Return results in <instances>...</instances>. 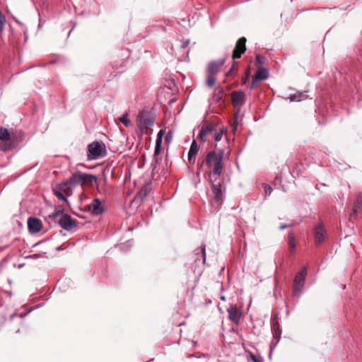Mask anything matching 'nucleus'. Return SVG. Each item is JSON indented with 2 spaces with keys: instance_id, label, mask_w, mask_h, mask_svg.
Segmentation results:
<instances>
[{
  "instance_id": "obj_1",
  "label": "nucleus",
  "mask_w": 362,
  "mask_h": 362,
  "mask_svg": "<svg viewBox=\"0 0 362 362\" xmlns=\"http://www.w3.org/2000/svg\"><path fill=\"white\" fill-rule=\"evenodd\" d=\"M223 152H216L210 151L206 156L205 164L207 168L210 169L209 172H206L205 175H208V178L218 177L223 173Z\"/></svg>"
},
{
  "instance_id": "obj_2",
  "label": "nucleus",
  "mask_w": 362,
  "mask_h": 362,
  "mask_svg": "<svg viewBox=\"0 0 362 362\" xmlns=\"http://www.w3.org/2000/svg\"><path fill=\"white\" fill-rule=\"evenodd\" d=\"M217 177L208 178L211 189V208L214 212H217L221 207L224 199L226 189L220 182H216Z\"/></svg>"
},
{
  "instance_id": "obj_3",
  "label": "nucleus",
  "mask_w": 362,
  "mask_h": 362,
  "mask_svg": "<svg viewBox=\"0 0 362 362\" xmlns=\"http://www.w3.org/2000/svg\"><path fill=\"white\" fill-rule=\"evenodd\" d=\"M106 155L105 145L100 141H95L88 145L87 157L88 160H97Z\"/></svg>"
},
{
  "instance_id": "obj_4",
  "label": "nucleus",
  "mask_w": 362,
  "mask_h": 362,
  "mask_svg": "<svg viewBox=\"0 0 362 362\" xmlns=\"http://www.w3.org/2000/svg\"><path fill=\"white\" fill-rule=\"evenodd\" d=\"M155 119L148 112H140L136 118L137 127L139 130V136L141 139L145 134V130L154 124Z\"/></svg>"
},
{
  "instance_id": "obj_5",
  "label": "nucleus",
  "mask_w": 362,
  "mask_h": 362,
  "mask_svg": "<svg viewBox=\"0 0 362 362\" xmlns=\"http://www.w3.org/2000/svg\"><path fill=\"white\" fill-rule=\"evenodd\" d=\"M307 276V268L303 267L298 272L293 280V296L299 298L303 293V289L305 284V278Z\"/></svg>"
},
{
  "instance_id": "obj_6",
  "label": "nucleus",
  "mask_w": 362,
  "mask_h": 362,
  "mask_svg": "<svg viewBox=\"0 0 362 362\" xmlns=\"http://www.w3.org/2000/svg\"><path fill=\"white\" fill-rule=\"evenodd\" d=\"M246 38L245 37H242L238 39V40L236 42L235 47L233 50V65L231 68L228 70V71L226 73V76H228L234 70L235 66V59H239L241 57L242 54L245 53L246 51Z\"/></svg>"
},
{
  "instance_id": "obj_7",
  "label": "nucleus",
  "mask_w": 362,
  "mask_h": 362,
  "mask_svg": "<svg viewBox=\"0 0 362 362\" xmlns=\"http://www.w3.org/2000/svg\"><path fill=\"white\" fill-rule=\"evenodd\" d=\"M231 102L235 108H238V112L246 102V95L242 90H234L231 93Z\"/></svg>"
},
{
  "instance_id": "obj_8",
  "label": "nucleus",
  "mask_w": 362,
  "mask_h": 362,
  "mask_svg": "<svg viewBox=\"0 0 362 362\" xmlns=\"http://www.w3.org/2000/svg\"><path fill=\"white\" fill-rule=\"evenodd\" d=\"M315 244L319 246L326 240V230L322 222L317 223L314 228Z\"/></svg>"
},
{
  "instance_id": "obj_9",
  "label": "nucleus",
  "mask_w": 362,
  "mask_h": 362,
  "mask_svg": "<svg viewBox=\"0 0 362 362\" xmlns=\"http://www.w3.org/2000/svg\"><path fill=\"white\" fill-rule=\"evenodd\" d=\"M59 226L66 230H70L76 226V221L67 214H62L58 220Z\"/></svg>"
},
{
  "instance_id": "obj_10",
  "label": "nucleus",
  "mask_w": 362,
  "mask_h": 362,
  "mask_svg": "<svg viewBox=\"0 0 362 362\" xmlns=\"http://www.w3.org/2000/svg\"><path fill=\"white\" fill-rule=\"evenodd\" d=\"M224 88L222 86H218L215 88V90L211 95V98L213 99L214 103L217 104L220 107H224Z\"/></svg>"
},
{
  "instance_id": "obj_11",
  "label": "nucleus",
  "mask_w": 362,
  "mask_h": 362,
  "mask_svg": "<svg viewBox=\"0 0 362 362\" xmlns=\"http://www.w3.org/2000/svg\"><path fill=\"white\" fill-rule=\"evenodd\" d=\"M226 59H220L216 61H211L208 64V74L216 75L219 72L221 68L224 65Z\"/></svg>"
},
{
  "instance_id": "obj_12",
  "label": "nucleus",
  "mask_w": 362,
  "mask_h": 362,
  "mask_svg": "<svg viewBox=\"0 0 362 362\" xmlns=\"http://www.w3.org/2000/svg\"><path fill=\"white\" fill-rule=\"evenodd\" d=\"M229 319L236 325H238L242 316L241 312L236 305H231L228 309Z\"/></svg>"
},
{
  "instance_id": "obj_13",
  "label": "nucleus",
  "mask_w": 362,
  "mask_h": 362,
  "mask_svg": "<svg viewBox=\"0 0 362 362\" xmlns=\"http://www.w3.org/2000/svg\"><path fill=\"white\" fill-rule=\"evenodd\" d=\"M151 191V182L146 183L142 187L139 189L137 194L135 197V201H140V203L144 202L146 197L148 195L150 192Z\"/></svg>"
},
{
  "instance_id": "obj_14",
  "label": "nucleus",
  "mask_w": 362,
  "mask_h": 362,
  "mask_svg": "<svg viewBox=\"0 0 362 362\" xmlns=\"http://www.w3.org/2000/svg\"><path fill=\"white\" fill-rule=\"evenodd\" d=\"M28 227L30 233H38L42 229L41 221L35 217H30L28 220Z\"/></svg>"
},
{
  "instance_id": "obj_15",
  "label": "nucleus",
  "mask_w": 362,
  "mask_h": 362,
  "mask_svg": "<svg viewBox=\"0 0 362 362\" xmlns=\"http://www.w3.org/2000/svg\"><path fill=\"white\" fill-rule=\"evenodd\" d=\"M87 208L88 211L95 216L100 215L104 211V208L98 199H94L93 202L87 206Z\"/></svg>"
},
{
  "instance_id": "obj_16",
  "label": "nucleus",
  "mask_w": 362,
  "mask_h": 362,
  "mask_svg": "<svg viewBox=\"0 0 362 362\" xmlns=\"http://www.w3.org/2000/svg\"><path fill=\"white\" fill-rule=\"evenodd\" d=\"M272 334H273V337L274 339H276V341L274 345V347H275L276 346V344H278V342L279 341V340L281 339V326L277 320H272Z\"/></svg>"
},
{
  "instance_id": "obj_17",
  "label": "nucleus",
  "mask_w": 362,
  "mask_h": 362,
  "mask_svg": "<svg viewBox=\"0 0 362 362\" xmlns=\"http://www.w3.org/2000/svg\"><path fill=\"white\" fill-rule=\"evenodd\" d=\"M57 187L67 196L71 194L72 189L74 188L69 180L59 184Z\"/></svg>"
},
{
  "instance_id": "obj_18",
  "label": "nucleus",
  "mask_w": 362,
  "mask_h": 362,
  "mask_svg": "<svg viewBox=\"0 0 362 362\" xmlns=\"http://www.w3.org/2000/svg\"><path fill=\"white\" fill-rule=\"evenodd\" d=\"M81 185H92L93 182H96L97 177L93 175L86 174L81 173Z\"/></svg>"
},
{
  "instance_id": "obj_19",
  "label": "nucleus",
  "mask_w": 362,
  "mask_h": 362,
  "mask_svg": "<svg viewBox=\"0 0 362 362\" xmlns=\"http://www.w3.org/2000/svg\"><path fill=\"white\" fill-rule=\"evenodd\" d=\"M71 184L75 187L77 185H81V172L74 173L69 179Z\"/></svg>"
},
{
  "instance_id": "obj_20",
  "label": "nucleus",
  "mask_w": 362,
  "mask_h": 362,
  "mask_svg": "<svg viewBox=\"0 0 362 362\" xmlns=\"http://www.w3.org/2000/svg\"><path fill=\"white\" fill-rule=\"evenodd\" d=\"M255 76L260 81L266 80L269 77V70L266 68H262L257 70Z\"/></svg>"
},
{
  "instance_id": "obj_21",
  "label": "nucleus",
  "mask_w": 362,
  "mask_h": 362,
  "mask_svg": "<svg viewBox=\"0 0 362 362\" xmlns=\"http://www.w3.org/2000/svg\"><path fill=\"white\" fill-rule=\"evenodd\" d=\"M214 127L211 126V125H208V126H206V127H203L202 128V129L200 130L199 133V135H198V137L204 141V138L209 134H210L211 132H212L214 131Z\"/></svg>"
},
{
  "instance_id": "obj_22",
  "label": "nucleus",
  "mask_w": 362,
  "mask_h": 362,
  "mask_svg": "<svg viewBox=\"0 0 362 362\" xmlns=\"http://www.w3.org/2000/svg\"><path fill=\"white\" fill-rule=\"evenodd\" d=\"M288 244L291 252L295 250L296 244V238L293 231H291L288 235Z\"/></svg>"
},
{
  "instance_id": "obj_23",
  "label": "nucleus",
  "mask_w": 362,
  "mask_h": 362,
  "mask_svg": "<svg viewBox=\"0 0 362 362\" xmlns=\"http://www.w3.org/2000/svg\"><path fill=\"white\" fill-rule=\"evenodd\" d=\"M198 152H199L198 144L195 140H193L190 145V148L188 151V154L189 155V156H196L197 154L198 153Z\"/></svg>"
},
{
  "instance_id": "obj_24",
  "label": "nucleus",
  "mask_w": 362,
  "mask_h": 362,
  "mask_svg": "<svg viewBox=\"0 0 362 362\" xmlns=\"http://www.w3.org/2000/svg\"><path fill=\"white\" fill-rule=\"evenodd\" d=\"M132 246V240H129L123 243L115 245V247L118 248L121 251H127Z\"/></svg>"
},
{
  "instance_id": "obj_25",
  "label": "nucleus",
  "mask_w": 362,
  "mask_h": 362,
  "mask_svg": "<svg viewBox=\"0 0 362 362\" xmlns=\"http://www.w3.org/2000/svg\"><path fill=\"white\" fill-rule=\"evenodd\" d=\"M10 139V134L8 129L5 128L0 129V140L3 141H7Z\"/></svg>"
},
{
  "instance_id": "obj_26",
  "label": "nucleus",
  "mask_w": 362,
  "mask_h": 362,
  "mask_svg": "<svg viewBox=\"0 0 362 362\" xmlns=\"http://www.w3.org/2000/svg\"><path fill=\"white\" fill-rule=\"evenodd\" d=\"M54 194L59 200L68 202V199L64 196V192L60 190L57 187L54 190Z\"/></svg>"
},
{
  "instance_id": "obj_27",
  "label": "nucleus",
  "mask_w": 362,
  "mask_h": 362,
  "mask_svg": "<svg viewBox=\"0 0 362 362\" xmlns=\"http://www.w3.org/2000/svg\"><path fill=\"white\" fill-rule=\"evenodd\" d=\"M216 81V76L214 74H208L206 84L209 87H212Z\"/></svg>"
},
{
  "instance_id": "obj_28",
  "label": "nucleus",
  "mask_w": 362,
  "mask_h": 362,
  "mask_svg": "<svg viewBox=\"0 0 362 362\" xmlns=\"http://www.w3.org/2000/svg\"><path fill=\"white\" fill-rule=\"evenodd\" d=\"M127 116L128 114L126 112L119 119V122H122L127 127H128L130 125V121L127 118Z\"/></svg>"
},
{
  "instance_id": "obj_29",
  "label": "nucleus",
  "mask_w": 362,
  "mask_h": 362,
  "mask_svg": "<svg viewBox=\"0 0 362 362\" xmlns=\"http://www.w3.org/2000/svg\"><path fill=\"white\" fill-rule=\"evenodd\" d=\"M6 23V18L0 11V32L3 33L4 30V25Z\"/></svg>"
},
{
  "instance_id": "obj_30",
  "label": "nucleus",
  "mask_w": 362,
  "mask_h": 362,
  "mask_svg": "<svg viewBox=\"0 0 362 362\" xmlns=\"http://www.w3.org/2000/svg\"><path fill=\"white\" fill-rule=\"evenodd\" d=\"M223 133H224L223 129H219L218 132H216L214 135V140L216 141H220L222 139Z\"/></svg>"
},
{
  "instance_id": "obj_31",
  "label": "nucleus",
  "mask_w": 362,
  "mask_h": 362,
  "mask_svg": "<svg viewBox=\"0 0 362 362\" xmlns=\"http://www.w3.org/2000/svg\"><path fill=\"white\" fill-rule=\"evenodd\" d=\"M361 205H362V197H361V194H358L354 201V207L359 209L361 206Z\"/></svg>"
},
{
  "instance_id": "obj_32",
  "label": "nucleus",
  "mask_w": 362,
  "mask_h": 362,
  "mask_svg": "<svg viewBox=\"0 0 362 362\" xmlns=\"http://www.w3.org/2000/svg\"><path fill=\"white\" fill-rule=\"evenodd\" d=\"M264 60H265V57L260 55V54H257L256 55V57H255V65H259V64H264Z\"/></svg>"
},
{
  "instance_id": "obj_33",
  "label": "nucleus",
  "mask_w": 362,
  "mask_h": 362,
  "mask_svg": "<svg viewBox=\"0 0 362 362\" xmlns=\"http://www.w3.org/2000/svg\"><path fill=\"white\" fill-rule=\"evenodd\" d=\"M62 211H55L54 212H53V213L50 214L49 215V217L51 219H52V220L55 221V220H56L59 216H60V217H61V216H62Z\"/></svg>"
},
{
  "instance_id": "obj_34",
  "label": "nucleus",
  "mask_w": 362,
  "mask_h": 362,
  "mask_svg": "<svg viewBox=\"0 0 362 362\" xmlns=\"http://www.w3.org/2000/svg\"><path fill=\"white\" fill-rule=\"evenodd\" d=\"M259 82H260V81L254 76L252 77V83H251V84L250 86V89L252 90L255 88H256L258 86Z\"/></svg>"
},
{
  "instance_id": "obj_35",
  "label": "nucleus",
  "mask_w": 362,
  "mask_h": 362,
  "mask_svg": "<svg viewBox=\"0 0 362 362\" xmlns=\"http://www.w3.org/2000/svg\"><path fill=\"white\" fill-rule=\"evenodd\" d=\"M288 99L291 102H294V101H297V102H299L300 101V97H298L297 96V94L295 93V94H291L289 96H288Z\"/></svg>"
},
{
  "instance_id": "obj_36",
  "label": "nucleus",
  "mask_w": 362,
  "mask_h": 362,
  "mask_svg": "<svg viewBox=\"0 0 362 362\" xmlns=\"http://www.w3.org/2000/svg\"><path fill=\"white\" fill-rule=\"evenodd\" d=\"M250 357L253 362H263V358L260 356H256L255 355L251 354Z\"/></svg>"
},
{
  "instance_id": "obj_37",
  "label": "nucleus",
  "mask_w": 362,
  "mask_h": 362,
  "mask_svg": "<svg viewBox=\"0 0 362 362\" xmlns=\"http://www.w3.org/2000/svg\"><path fill=\"white\" fill-rule=\"evenodd\" d=\"M203 165H204V163L203 162H202V163L198 162L197 163V177L200 176V174L202 173V169L203 168Z\"/></svg>"
},
{
  "instance_id": "obj_38",
  "label": "nucleus",
  "mask_w": 362,
  "mask_h": 362,
  "mask_svg": "<svg viewBox=\"0 0 362 362\" xmlns=\"http://www.w3.org/2000/svg\"><path fill=\"white\" fill-rule=\"evenodd\" d=\"M264 192L266 194H270L273 191V189L271 186L264 184Z\"/></svg>"
},
{
  "instance_id": "obj_39",
  "label": "nucleus",
  "mask_w": 362,
  "mask_h": 362,
  "mask_svg": "<svg viewBox=\"0 0 362 362\" xmlns=\"http://www.w3.org/2000/svg\"><path fill=\"white\" fill-rule=\"evenodd\" d=\"M295 225H296V223L294 222H292L290 224H282V225L280 226L279 229L280 230H284V229L291 228V227H292V226H293Z\"/></svg>"
},
{
  "instance_id": "obj_40",
  "label": "nucleus",
  "mask_w": 362,
  "mask_h": 362,
  "mask_svg": "<svg viewBox=\"0 0 362 362\" xmlns=\"http://www.w3.org/2000/svg\"><path fill=\"white\" fill-rule=\"evenodd\" d=\"M160 158H159V156H153V161L152 163V165H154L153 168H156V165L159 163L160 162Z\"/></svg>"
},
{
  "instance_id": "obj_41",
  "label": "nucleus",
  "mask_w": 362,
  "mask_h": 362,
  "mask_svg": "<svg viewBox=\"0 0 362 362\" xmlns=\"http://www.w3.org/2000/svg\"><path fill=\"white\" fill-rule=\"evenodd\" d=\"M162 137L161 136H157L156 140V146H160L162 147Z\"/></svg>"
},
{
  "instance_id": "obj_42",
  "label": "nucleus",
  "mask_w": 362,
  "mask_h": 362,
  "mask_svg": "<svg viewBox=\"0 0 362 362\" xmlns=\"http://www.w3.org/2000/svg\"><path fill=\"white\" fill-rule=\"evenodd\" d=\"M161 148L162 147L160 146H155L153 156H158L160 153Z\"/></svg>"
},
{
  "instance_id": "obj_43",
  "label": "nucleus",
  "mask_w": 362,
  "mask_h": 362,
  "mask_svg": "<svg viewBox=\"0 0 362 362\" xmlns=\"http://www.w3.org/2000/svg\"><path fill=\"white\" fill-rule=\"evenodd\" d=\"M187 157H188V161H189V163H191V164H194L195 163V162H196L195 156H189V155L188 154Z\"/></svg>"
},
{
  "instance_id": "obj_44",
  "label": "nucleus",
  "mask_w": 362,
  "mask_h": 362,
  "mask_svg": "<svg viewBox=\"0 0 362 362\" xmlns=\"http://www.w3.org/2000/svg\"><path fill=\"white\" fill-rule=\"evenodd\" d=\"M189 44V41L188 40H184V41L182 42L181 47H182V49H185L186 47H188Z\"/></svg>"
},
{
  "instance_id": "obj_45",
  "label": "nucleus",
  "mask_w": 362,
  "mask_h": 362,
  "mask_svg": "<svg viewBox=\"0 0 362 362\" xmlns=\"http://www.w3.org/2000/svg\"><path fill=\"white\" fill-rule=\"evenodd\" d=\"M250 76V71H247V73H246V76L245 77H244V78H243V81H242V84L243 85H245L247 81V78H249Z\"/></svg>"
},
{
  "instance_id": "obj_46",
  "label": "nucleus",
  "mask_w": 362,
  "mask_h": 362,
  "mask_svg": "<svg viewBox=\"0 0 362 362\" xmlns=\"http://www.w3.org/2000/svg\"><path fill=\"white\" fill-rule=\"evenodd\" d=\"M202 256L203 258V262L204 263L206 261L205 246L203 248H202Z\"/></svg>"
},
{
  "instance_id": "obj_47",
  "label": "nucleus",
  "mask_w": 362,
  "mask_h": 362,
  "mask_svg": "<svg viewBox=\"0 0 362 362\" xmlns=\"http://www.w3.org/2000/svg\"><path fill=\"white\" fill-rule=\"evenodd\" d=\"M66 281V279H64V280H59L58 281V286H59V288L61 289L62 288V284L64 283H65ZM68 282H69L70 281L69 280H67Z\"/></svg>"
},
{
  "instance_id": "obj_48",
  "label": "nucleus",
  "mask_w": 362,
  "mask_h": 362,
  "mask_svg": "<svg viewBox=\"0 0 362 362\" xmlns=\"http://www.w3.org/2000/svg\"><path fill=\"white\" fill-rule=\"evenodd\" d=\"M297 94V96L298 97H300V101L304 98V97L305 96V94L304 93H302V92H298Z\"/></svg>"
},
{
  "instance_id": "obj_49",
  "label": "nucleus",
  "mask_w": 362,
  "mask_h": 362,
  "mask_svg": "<svg viewBox=\"0 0 362 362\" xmlns=\"http://www.w3.org/2000/svg\"><path fill=\"white\" fill-rule=\"evenodd\" d=\"M38 257H39V255H37V254L31 255H29L27 257V258H30V259H37Z\"/></svg>"
},
{
  "instance_id": "obj_50",
  "label": "nucleus",
  "mask_w": 362,
  "mask_h": 362,
  "mask_svg": "<svg viewBox=\"0 0 362 362\" xmlns=\"http://www.w3.org/2000/svg\"><path fill=\"white\" fill-rule=\"evenodd\" d=\"M163 133H164V130L160 129V130L158 132L157 136H161V137L163 138Z\"/></svg>"
},
{
  "instance_id": "obj_51",
  "label": "nucleus",
  "mask_w": 362,
  "mask_h": 362,
  "mask_svg": "<svg viewBox=\"0 0 362 362\" xmlns=\"http://www.w3.org/2000/svg\"><path fill=\"white\" fill-rule=\"evenodd\" d=\"M91 6H92L93 8L96 9V10H97V9H98V5L96 3H95V2H93V3L91 4Z\"/></svg>"
},
{
  "instance_id": "obj_52",
  "label": "nucleus",
  "mask_w": 362,
  "mask_h": 362,
  "mask_svg": "<svg viewBox=\"0 0 362 362\" xmlns=\"http://www.w3.org/2000/svg\"><path fill=\"white\" fill-rule=\"evenodd\" d=\"M358 211V208L353 207V214H356Z\"/></svg>"
},
{
  "instance_id": "obj_53",
  "label": "nucleus",
  "mask_w": 362,
  "mask_h": 362,
  "mask_svg": "<svg viewBox=\"0 0 362 362\" xmlns=\"http://www.w3.org/2000/svg\"><path fill=\"white\" fill-rule=\"evenodd\" d=\"M236 129H237V124H236V122H235V123L233 124V130H234V131H235V130H236Z\"/></svg>"
},
{
  "instance_id": "obj_54",
  "label": "nucleus",
  "mask_w": 362,
  "mask_h": 362,
  "mask_svg": "<svg viewBox=\"0 0 362 362\" xmlns=\"http://www.w3.org/2000/svg\"><path fill=\"white\" fill-rule=\"evenodd\" d=\"M161 28H162V30H163V31L164 33H166V32H167V30H166V28H165V26H163V25H162V26H161Z\"/></svg>"
},
{
  "instance_id": "obj_55",
  "label": "nucleus",
  "mask_w": 362,
  "mask_h": 362,
  "mask_svg": "<svg viewBox=\"0 0 362 362\" xmlns=\"http://www.w3.org/2000/svg\"><path fill=\"white\" fill-rule=\"evenodd\" d=\"M221 300H223V301H225L226 300V297L224 296H221Z\"/></svg>"
},
{
  "instance_id": "obj_56",
  "label": "nucleus",
  "mask_w": 362,
  "mask_h": 362,
  "mask_svg": "<svg viewBox=\"0 0 362 362\" xmlns=\"http://www.w3.org/2000/svg\"><path fill=\"white\" fill-rule=\"evenodd\" d=\"M165 139H166V140H167V139H168V140H170V138H168V136H165Z\"/></svg>"
},
{
  "instance_id": "obj_57",
  "label": "nucleus",
  "mask_w": 362,
  "mask_h": 362,
  "mask_svg": "<svg viewBox=\"0 0 362 362\" xmlns=\"http://www.w3.org/2000/svg\"><path fill=\"white\" fill-rule=\"evenodd\" d=\"M165 139H166V140H167V139H168V140H170V138H168V136H165Z\"/></svg>"
},
{
  "instance_id": "obj_58",
  "label": "nucleus",
  "mask_w": 362,
  "mask_h": 362,
  "mask_svg": "<svg viewBox=\"0 0 362 362\" xmlns=\"http://www.w3.org/2000/svg\"><path fill=\"white\" fill-rule=\"evenodd\" d=\"M111 175H112V176H113V170L111 172Z\"/></svg>"
},
{
  "instance_id": "obj_59",
  "label": "nucleus",
  "mask_w": 362,
  "mask_h": 362,
  "mask_svg": "<svg viewBox=\"0 0 362 362\" xmlns=\"http://www.w3.org/2000/svg\"><path fill=\"white\" fill-rule=\"evenodd\" d=\"M0 150H4V148H0Z\"/></svg>"
}]
</instances>
